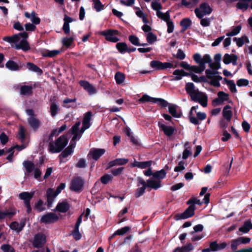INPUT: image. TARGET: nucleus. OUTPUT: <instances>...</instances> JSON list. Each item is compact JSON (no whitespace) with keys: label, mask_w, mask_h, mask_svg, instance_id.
Here are the masks:
<instances>
[{"label":"nucleus","mask_w":252,"mask_h":252,"mask_svg":"<svg viewBox=\"0 0 252 252\" xmlns=\"http://www.w3.org/2000/svg\"><path fill=\"white\" fill-rule=\"evenodd\" d=\"M185 89L187 93L190 95V97L198 91H199L192 83H187L186 84Z\"/></svg>","instance_id":"nucleus-31"},{"label":"nucleus","mask_w":252,"mask_h":252,"mask_svg":"<svg viewBox=\"0 0 252 252\" xmlns=\"http://www.w3.org/2000/svg\"><path fill=\"white\" fill-rule=\"evenodd\" d=\"M177 105L170 104L168 106V111L173 117L175 118H180L181 116V113L179 112H177Z\"/></svg>","instance_id":"nucleus-35"},{"label":"nucleus","mask_w":252,"mask_h":252,"mask_svg":"<svg viewBox=\"0 0 252 252\" xmlns=\"http://www.w3.org/2000/svg\"><path fill=\"white\" fill-rule=\"evenodd\" d=\"M151 6L153 10L158 12H161L160 10L162 9V6L160 3L157 1H153L151 3Z\"/></svg>","instance_id":"nucleus-64"},{"label":"nucleus","mask_w":252,"mask_h":252,"mask_svg":"<svg viewBox=\"0 0 252 252\" xmlns=\"http://www.w3.org/2000/svg\"><path fill=\"white\" fill-rule=\"evenodd\" d=\"M139 101L141 102H151L154 103L155 98L152 97L147 94H144L142 97L139 99Z\"/></svg>","instance_id":"nucleus-59"},{"label":"nucleus","mask_w":252,"mask_h":252,"mask_svg":"<svg viewBox=\"0 0 252 252\" xmlns=\"http://www.w3.org/2000/svg\"><path fill=\"white\" fill-rule=\"evenodd\" d=\"M211 11V8L206 3L201 4L199 8H196L195 10L196 15L199 18H201L204 15L210 14Z\"/></svg>","instance_id":"nucleus-8"},{"label":"nucleus","mask_w":252,"mask_h":252,"mask_svg":"<svg viewBox=\"0 0 252 252\" xmlns=\"http://www.w3.org/2000/svg\"><path fill=\"white\" fill-rule=\"evenodd\" d=\"M189 142H187L185 143L184 145L185 149L183 153L182 156V158L184 159H187L192 154L191 151V147L189 146Z\"/></svg>","instance_id":"nucleus-41"},{"label":"nucleus","mask_w":252,"mask_h":252,"mask_svg":"<svg viewBox=\"0 0 252 252\" xmlns=\"http://www.w3.org/2000/svg\"><path fill=\"white\" fill-rule=\"evenodd\" d=\"M134 9H135V13L136 15L139 17L142 18V21L145 24H147L148 23V20L145 16L144 12L139 8V7H135Z\"/></svg>","instance_id":"nucleus-48"},{"label":"nucleus","mask_w":252,"mask_h":252,"mask_svg":"<svg viewBox=\"0 0 252 252\" xmlns=\"http://www.w3.org/2000/svg\"><path fill=\"white\" fill-rule=\"evenodd\" d=\"M158 126L168 136H171L174 133V128L171 126H166L161 122L158 123Z\"/></svg>","instance_id":"nucleus-22"},{"label":"nucleus","mask_w":252,"mask_h":252,"mask_svg":"<svg viewBox=\"0 0 252 252\" xmlns=\"http://www.w3.org/2000/svg\"><path fill=\"white\" fill-rule=\"evenodd\" d=\"M194 205H190L184 213L181 214L180 219H186L193 216L194 214Z\"/></svg>","instance_id":"nucleus-21"},{"label":"nucleus","mask_w":252,"mask_h":252,"mask_svg":"<svg viewBox=\"0 0 252 252\" xmlns=\"http://www.w3.org/2000/svg\"><path fill=\"white\" fill-rule=\"evenodd\" d=\"M128 162V159L125 158H117L109 162L108 168L112 167L117 165H123Z\"/></svg>","instance_id":"nucleus-27"},{"label":"nucleus","mask_w":252,"mask_h":252,"mask_svg":"<svg viewBox=\"0 0 252 252\" xmlns=\"http://www.w3.org/2000/svg\"><path fill=\"white\" fill-rule=\"evenodd\" d=\"M205 68L206 66H202L201 65H199V66L192 65L190 67L189 71L190 72V73L194 72L200 74L205 70Z\"/></svg>","instance_id":"nucleus-43"},{"label":"nucleus","mask_w":252,"mask_h":252,"mask_svg":"<svg viewBox=\"0 0 252 252\" xmlns=\"http://www.w3.org/2000/svg\"><path fill=\"white\" fill-rule=\"evenodd\" d=\"M237 57L234 54H225L223 57V62L225 64L232 63L234 65H237Z\"/></svg>","instance_id":"nucleus-19"},{"label":"nucleus","mask_w":252,"mask_h":252,"mask_svg":"<svg viewBox=\"0 0 252 252\" xmlns=\"http://www.w3.org/2000/svg\"><path fill=\"white\" fill-rule=\"evenodd\" d=\"M25 225V223L24 222L18 223L16 221H14L10 224V227L12 230L17 232H19L23 229Z\"/></svg>","instance_id":"nucleus-34"},{"label":"nucleus","mask_w":252,"mask_h":252,"mask_svg":"<svg viewBox=\"0 0 252 252\" xmlns=\"http://www.w3.org/2000/svg\"><path fill=\"white\" fill-rule=\"evenodd\" d=\"M115 79L117 84H122L125 80V74L121 72H117L115 75Z\"/></svg>","instance_id":"nucleus-47"},{"label":"nucleus","mask_w":252,"mask_h":252,"mask_svg":"<svg viewBox=\"0 0 252 252\" xmlns=\"http://www.w3.org/2000/svg\"><path fill=\"white\" fill-rule=\"evenodd\" d=\"M166 173L163 169L157 171L153 174V178L158 179L159 180L164 178L166 176Z\"/></svg>","instance_id":"nucleus-54"},{"label":"nucleus","mask_w":252,"mask_h":252,"mask_svg":"<svg viewBox=\"0 0 252 252\" xmlns=\"http://www.w3.org/2000/svg\"><path fill=\"white\" fill-rule=\"evenodd\" d=\"M34 192H23L19 194V196L20 199L23 200L25 204L30 203V200L34 195Z\"/></svg>","instance_id":"nucleus-28"},{"label":"nucleus","mask_w":252,"mask_h":252,"mask_svg":"<svg viewBox=\"0 0 252 252\" xmlns=\"http://www.w3.org/2000/svg\"><path fill=\"white\" fill-rule=\"evenodd\" d=\"M61 51L58 50H46L42 53V56L46 57L52 58L60 53Z\"/></svg>","instance_id":"nucleus-42"},{"label":"nucleus","mask_w":252,"mask_h":252,"mask_svg":"<svg viewBox=\"0 0 252 252\" xmlns=\"http://www.w3.org/2000/svg\"><path fill=\"white\" fill-rule=\"evenodd\" d=\"M137 181L138 188L136 189L134 193V196L136 198H138L142 195L144 193L147 188L146 182L142 178H138Z\"/></svg>","instance_id":"nucleus-10"},{"label":"nucleus","mask_w":252,"mask_h":252,"mask_svg":"<svg viewBox=\"0 0 252 252\" xmlns=\"http://www.w3.org/2000/svg\"><path fill=\"white\" fill-rule=\"evenodd\" d=\"M130 227L128 226H125L121 229H118L114 233L112 236L109 237V240H111L116 235H123L126 233L129 230Z\"/></svg>","instance_id":"nucleus-40"},{"label":"nucleus","mask_w":252,"mask_h":252,"mask_svg":"<svg viewBox=\"0 0 252 252\" xmlns=\"http://www.w3.org/2000/svg\"><path fill=\"white\" fill-rule=\"evenodd\" d=\"M92 117V113L90 111L87 112L85 115L83 120V126L79 130V128L80 126V122H78L71 128V133L73 134L72 137L73 141H77L79 140L82 134L84 132L85 130L89 128L91 126V119Z\"/></svg>","instance_id":"nucleus-2"},{"label":"nucleus","mask_w":252,"mask_h":252,"mask_svg":"<svg viewBox=\"0 0 252 252\" xmlns=\"http://www.w3.org/2000/svg\"><path fill=\"white\" fill-rule=\"evenodd\" d=\"M146 39L149 44H152L157 40V37L156 34L152 32H148L146 34Z\"/></svg>","instance_id":"nucleus-53"},{"label":"nucleus","mask_w":252,"mask_h":252,"mask_svg":"<svg viewBox=\"0 0 252 252\" xmlns=\"http://www.w3.org/2000/svg\"><path fill=\"white\" fill-rule=\"evenodd\" d=\"M190 77L192 81L196 83L207 82L206 77L204 76H198L193 73H190Z\"/></svg>","instance_id":"nucleus-45"},{"label":"nucleus","mask_w":252,"mask_h":252,"mask_svg":"<svg viewBox=\"0 0 252 252\" xmlns=\"http://www.w3.org/2000/svg\"><path fill=\"white\" fill-rule=\"evenodd\" d=\"M46 243V236L42 233L36 234L32 242L33 246L36 248H41Z\"/></svg>","instance_id":"nucleus-12"},{"label":"nucleus","mask_w":252,"mask_h":252,"mask_svg":"<svg viewBox=\"0 0 252 252\" xmlns=\"http://www.w3.org/2000/svg\"><path fill=\"white\" fill-rule=\"evenodd\" d=\"M193 249V246L191 244H188L187 245L181 248H177L176 249V252H189Z\"/></svg>","instance_id":"nucleus-57"},{"label":"nucleus","mask_w":252,"mask_h":252,"mask_svg":"<svg viewBox=\"0 0 252 252\" xmlns=\"http://www.w3.org/2000/svg\"><path fill=\"white\" fill-rule=\"evenodd\" d=\"M23 66L24 64L21 62L17 63L12 60H9L5 64V67L8 69L13 71L19 70Z\"/></svg>","instance_id":"nucleus-15"},{"label":"nucleus","mask_w":252,"mask_h":252,"mask_svg":"<svg viewBox=\"0 0 252 252\" xmlns=\"http://www.w3.org/2000/svg\"><path fill=\"white\" fill-rule=\"evenodd\" d=\"M252 228V223L250 221L248 220L246 221L244 225L239 228V230L243 233H246Z\"/></svg>","instance_id":"nucleus-44"},{"label":"nucleus","mask_w":252,"mask_h":252,"mask_svg":"<svg viewBox=\"0 0 252 252\" xmlns=\"http://www.w3.org/2000/svg\"><path fill=\"white\" fill-rule=\"evenodd\" d=\"M191 22L189 18H185L182 20L180 24L184 30L187 29L190 25Z\"/></svg>","instance_id":"nucleus-60"},{"label":"nucleus","mask_w":252,"mask_h":252,"mask_svg":"<svg viewBox=\"0 0 252 252\" xmlns=\"http://www.w3.org/2000/svg\"><path fill=\"white\" fill-rule=\"evenodd\" d=\"M28 34L25 32L15 34L12 36H5L3 40L10 43H14L17 49H22L26 51L30 49L27 39Z\"/></svg>","instance_id":"nucleus-1"},{"label":"nucleus","mask_w":252,"mask_h":252,"mask_svg":"<svg viewBox=\"0 0 252 252\" xmlns=\"http://www.w3.org/2000/svg\"><path fill=\"white\" fill-rule=\"evenodd\" d=\"M70 208L69 204L66 201L59 203L56 206V210L60 212L64 213L68 210Z\"/></svg>","instance_id":"nucleus-33"},{"label":"nucleus","mask_w":252,"mask_h":252,"mask_svg":"<svg viewBox=\"0 0 252 252\" xmlns=\"http://www.w3.org/2000/svg\"><path fill=\"white\" fill-rule=\"evenodd\" d=\"M55 192L54 189L49 188L47 190L46 196L47 198L48 206L51 207L54 199L57 196H54Z\"/></svg>","instance_id":"nucleus-30"},{"label":"nucleus","mask_w":252,"mask_h":252,"mask_svg":"<svg viewBox=\"0 0 252 252\" xmlns=\"http://www.w3.org/2000/svg\"><path fill=\"white\" fill-rule=\"evenodd\" d=\"M152 163L153 161L152 160L138 162L135 160L134 162L131 163V166L132 167H137L141 169H145L151 167Z\"/></svg>","instance_id":"nucleus-25"},{"label":"nucleus","mask_w":252,"mask_h":252,"mask_svg":"<svg viewBox=\"0 0 252 252\" xmlns=\"http://www.w3.org/2000/svg\"><path fill=\"white\" fill-rule=\"evenodd\" d=\"M116 47L117 49L121 52V53H124L126 51H128V49L127 48V45L125 43L120 42L118 43L116 45Z\"/></svg>","instance_id":"nucleus-56"},{"label":"nucleus","mask_w":252,"mask_h":252,"mask_svg":"<svg viewBox=\"0 0 252 252\" xmlns=\"http://www.w3.org/2000/svg\"><path fill=\"white\" fill-rule=\"evenodd\" d=\"M27 147V145L26 144H22V145L21 146H18V145H17L14 147H11L10 148L8 151H7V153H8L9 154V155L7 157V159H8L9 161H11V159H12V157L13 156V153H14V151H13V150L14 148H16L17 149V150H18L19 151H20L21 150H23L24 149H25L26 147Z\"/></svg>","instance_id":"nucleus-36"},{"label":"nucleus","mask_w":252,"mask_h":252,"mask_svg":"<svg viewBox=\"0 0 252 252\" xmlns=\"http://www.w3.org/2000/svg\"><path fill=\"white\" fill-rule=\"evenodd\" d=\"M23 165L26 170V173H25L26 176H28L29 174L33 171L34 178L40 181L41 171L39 168L35 167L34 164L30 161H24L23 163Z\"/></svg>","instance_id":"nucleus-5"},{"label":"nucleus","mask_w":252,"mask_h":252,"mask_svg":"<svg viewBox=\"0 0 252 252\" xmlns=\"http://www.w3.org/2000/svg\"><path fill=\"white\" fill-rule=\"evenodd\" d=\"M35 209L38 212H41L45 209L43 201L39 200L34 205Z\"/></svg>","instance_id":"nucleus-61"},{"label":"nucleus","mask_w":252,"mask_h":252,"mask_svg":"<svg viewBox=\"0 0 252 252\" xmlns=\"http://www.w3.org/2000/svg\"><path fill=\"white\" fill-rule=\"evenodd\" d=\"M59 220V216L54 213H49L43 215L40 219V221L45 224L55 222Z\"/></svg>","instance_id":"nucleus-11"},{"label":"nucleus","mask_w":252,"mask_h":252,"mask_svg":"<svg viewBox=\"0 0 252 252\" xmlns=\"http://www.w3.org/2000/svg\"><path fill=\"white\" fill-rule=\"evenodd\" d=\"M99 34L105 37L106 40L117 42L119 40L118 36L119 35V32L116 30L109 29L100 32Z\"/></svg>","instance_id":"nucleus-6"},{"label":"nucleus","mask_w":252,"mask_h":252,"mask_svg":"<svg viewBox=\"0 0 252 252\" xmlns=\"http://www.w3.org/2000/svg\"><path fill=\"white\" fill-rule=\"evenodd\" d=\"M241 28V26L240 25H238L234 28L231 31L226 33V35L227 36H233L236 35L240 32Z\"/></svg>","instance_id":"nucleus-55"},{"label":"nucleus","mask_w":252,"mask_h":252,"mask_svg":"<svg viewBox=\"0 0 252 252\" xmlns=\"http://www.w3.org/2000/svg\"><path fill=\"white\" fill-rule=\"evenodd\" d=\"M94 8L96 11L100 12L103 10L104 5L101 2L100 0H93Z\"/></svg>","instance_id":"nucleus-51"},{"label":"nucleus","mask_w":252,"mask_h":252,"mask_svg":"<svg viewBox=\"0 0 252 252\" xmlns=\"http://www.w3.org/2000/svg\"><path fill=\"white\" fill-rule=\"evenodd\" d=\"M32 86H23L20 88V93L23 95H30L32 92Z\"/></svg>","instance_id":"nucleus-49"},{"label":"nucleus","mask_w":252,"mask_h":252,"mask_svg":"<svg viewBox=\"0 0 252 252\" xmlns=\"http://www.w3.org/2000/svg\"><path fill=\"white\" fill-rule=\"evenodd\" d=\"M75 141H73L72 140L70 145L67 147L60 155V157L62 161H63V158H67L73 153V149L75 146Z\"/></svg>","instance_id":"nucleus-16"},{"label":"nucleus","mask_w":252,"mask_h":252,"mask_svg":"<svg viewBox=\"0 0 252 252\" xmlns=\"http://www.w3.org/2000/svg\"><path fill=\"white\" fill-rule=\"evenodd\" d=\"M217 69H207L205 70L206 79H208L209 84L211 85L219 87L220 86V81L222 77L219 74V72L216 70Z\"/></svg>","instance_id":"nucleus-4"},{"label":"nucleus","mask_w":252,"mask_h":252,"mask_svg":"<svg viewBox=\"0 0 252 252\" xmlns=\"http://www.w3.org/2000/svg\"><path fill=\"white\" fill-rule=\"evenodd\" d=\"M157 16L161 19V20L167 22L170 21V15L169 11H167L165 13H163L162 12H157Z\"/></svg>","instance_id":"nucleus-50"},{"label":"nucleus","mask_w":252,"mask_h":252,"mask_svg":"<svg viewBox=\"0 0 252 252\" xmlns=\"http://www.w3.org/2000/svg\"><path fill=\"white\" fill-rule=\"evenodd\" d=\"M113 179V177L110 175H105L101 177L100 180L102 183L103 184H107L110 182Z\"/></svg>","instance_id":"nucleus-63"},{"label":"nucleus","mask_w":252,"mask_h":252,"mask_svg":"<svg viewBox=\"0 0 252 252\" xmlns=\"http://www.w3.org/2000/svg\"><path fill=\"white\" fill-rule=\"evenodd\" d=\"M105 152L104 149H92L89 155H91L93 158L94 160H97L101 156H102Z\"/></svg>","instance_id":"nucleus-23"},{"label":"nucleus","mask_w":252,"mask_h":252,"mask_svg":"<svg viewBox=\"0 0 252 252\" xmlns=\"http://www.w3.org/2000/svg\"><path fill=\"white\" fill-rule=\"evenodd\" d=\"M27 66L29 70L35 72L38 75H41L42 73V70L37 65L32 63H28L27 64Z\"/></svg>","instance_id":"nucleus-37"},{"label":"nucleus","mask_w":252,"mask_h":252,"mask_svg":"<svg viewBox=\"0 0 252 252\" xmlns=\"http://www.w3.org/2000/svg\"><path fill=\"white\" fill-rule=\"evenodd\" d=\"M190 98L192 101L199 103L204 107L207 106L208 97L205 93L202 92L198 91Z\"/></svg>","instance_id":"nucleus-7"},{"label":"nucleus","mask_w":252,"mask_h":252,"mask_svg":"<svg viewBox=\"0 0 252 252\" xmlns=\"http://www.w3.org/2000/svg\"><path fill=\"white\" fill-rule=\"evenodd\" d=\"M74 37L73 36L65 37L62 39V43L63 46L69 48L73 43Z\"/></svg>","instance_id":"nucleus-39"},{"label":"nucleus","mask_w":252,"mask_h":252,"mask_svg":"<svg viewBox=\"0 0 252 252\" xmlns=\"http://www.w3.org/2000/svg\"><path fill=\"white\" fill-rule=\"evenodd\" d=\"M228 97V94L222 91L219 92L218 93V97L213 100V104L215 105L221 104L224 101H228L229 99Z\"/></svg>","instance_id":"nucleus-14"},{"label":"nucleus","mask_w":252,"mask_h":252,"mask_svg":"<svg viewBox=\"0 0 252 252\" xmlns=\"http://www.w3.org/2000/svg\"><path fill=\"white\" fill-rule=\"evenodd\" d=\"M25 17L28 18L30 21L35 25H38L40 23V20L35 11H32L31 13L25 12L24 13Z\"/></svg>","instance_id":"nucleus-18"},{"label":"nucleus","mask_w":252,"mask_h":252,"mask_svg":"<svg viewBox=\"0 0 252 252\" xmlns=\"http://www.w3.org/2000/svg\"><path fill=\"white\" fill-rule=\"evenodd\" d=\"M224 81L232 93H235L237 92L236 84L233 80H228L226 78H224Z\"/></svg>","instance_id":"nucleus-38"},{"label":"nucleus","mask_w":252,"mask_h":252,"mask_svg":"<svg viewBox=\"0 0 252 252\" xmlns=\"http://www.w3.org/2000/svg\"><path fill=\"white\" fill-rule=\"evenodd\" d=\"M234 41L236 42L237 45L241 47L243 45L245 42H248L249 40L247 36H242L240 38L235 37Z\"/></svg>","instance_id":"nucleus-52"},{"label":"nucleus","mask_w":252,"mask_h":252,"mask_svg":"<svg viewBox=\"0 0 252 252\" xmlns=\"http://www.w3.org/2000/svg\"><path fill=\"white\" fill-rule=\"evenodd\" d=\"M175 77L172 79V81H178L182 78V70H175L173 73Z\"/></svg>","instance_id":"nucleus-62"},{"label":"nucleus","mask_w":252,"mask_h":252,"mask_svg":"<svg viewBox=\"0 0 252 252\" xmlns=\"http://www.w3.org/2000/svg\"><path fill=\"white\" fill-rule=\"evenodd\" d=\"M26 113L29 116L28 118V123L30 126L34 129H38L40 125V122L37 119L34 118V112L32 109H28L26 110Z\"/></svg>","instance_id":"nucleus-9"},{"label":"nucleus","mask_w":252,"mask_h":252,"mask_svg":"<svg viewBox=\"0 0 252 252\" xmlns=\"http://www.w3.org/2000/svg\"><path fill=\"white\" fill-rule=\"evenodd\" d=\"M146 187L154 189H157L161 187V182L159 180L149 179L146 182Z\"/></svg>","instance_id":"nucleus-26"},{"label":"nucleus","mask_w":252,"mask_h":252,"mask_svg":"<svg viewBox=\"0 0 252 252\" xmlns=\"http://www.w3.org/2000/svg\"><path fill=\"white\" fill-rule=\"evenodd\" d=\"M66 136H60L55 142H51L49 146V151L51 153H59L67 144Z\"/></svg>","instance_id":"nucleus-3"},{"label":"nucleus","mask_w":252,"mask_h":252,"mask_svg":"<svg viewBox=\"0 0 252 252\" xmlns=\"http://www.w3.org/2000/svg\"><path fill=\"white\" fill-rule=\"evenodd\" d=\"M16 210L14 208H10L4 212L0 211V219H2L6 217L11 218L16 214Z\"/></svg>","instance_id":"nucleus-32"},{"label":"nucleus","mask_w":252,"mask_h":252,"mask_svg":"<svg viewBox=\"0 0 252 252\" xmlns=\"http://www.w3.org/2000/svg\"><path fill=\"white\" fill-rule=\"evenodd\" d=\"M59 111V106L55 103H52L50 106V113L51 116L54 117L58 113Z\"/></svg>","instance_id":"nucleus-58"},{"label":"nucleus","mask_w":252,"mask_h":252,"mask_svg":"<svg viewBox=\"0 0 252 252\" xmlns=\"http://www.w3.org/2000/svg\"><path fill=\"white\" fill-rule=\"evenodd\" d=\"M66 127V125L64 124L59 129H53L50 135L49 138L52 139L54 136L58 135L60 133L65 130Z\"/></svg>","instance_id":"nucleus-46"},{"label":"nucleus","mask_w":252,"mask_h":252,"mask_svg":"<svg viewBox=\"0 0 252 252\" xmlns=\"http://www.w3.org/2000/svg\"><path fill=\"white\" fill-rule=\"evenodd\" d=\"M222 116L224 119L227 122H229L231 120L232 116V112L229 105H226L224 107L222 110Z\"/></svg>","instance_id":"nucleus-29"},{"label":"nucleus","mask_w":252,"mask_h":252,"mask_svg":"<svg viewBox=\"0 0 252 252\" xmlns=\"http://www.w3.org/2000/svg\"><path fill=\"white\" fill-rule=\"evenodd\" d=\"M74 21L73 19L65 15L63 18V30L65 34H68L70 32L69 23Z\"/></svg>","instance_id":"nucleus-24"},{"label":"nucleus","mask_w":252,"mask_h":252,"mask_svg":"<svg viewBox=\"0 0 252 252\" xmlns=\"http://www.w3.org/2000/svg\"><path fill=\"white\" fill-rule=\"evenodd\" d=\"M206 63H208L209 66L212 69H218L220 67V66L216 67L214 66V64L212 63V60L210 56L208 54H205L202 58H201L200 65L202 66H205Z\"/></svg>","instance_id":"nucleus-20"},{"label":"nucleus","mask_w":252,"mask_h":252,"mask_svg":"<svg viewBox=\"0 0 252 252\" xmlns=\"http://www.w3.org/2000/svg\"><path fill=\"white\" fill-rule=\"evenodd\" d=\"M80 85L86 90L90 94H94L96 93V90L94 87L86 81H81L79 82Z\"/></svg>","instance_id":"nucleus-17"},{"label":"nucleus","mask_w":252,"mask_h":252,"mask_svg":"<svg viewBox=\"0 0 252 252\" xmlns=\"http://www.w3.org/2000/svg\"><path fill=\"white\" fill-rule=\"evenodd\" d=\"M84 181L80 177L74 179L71 182L70 189L75 191H80L83 187Z\"/></svg>","instance_id":"nucleus-13"}]
</instances>
